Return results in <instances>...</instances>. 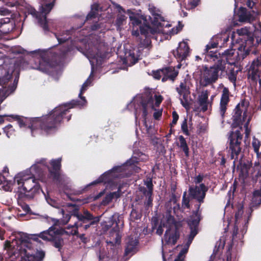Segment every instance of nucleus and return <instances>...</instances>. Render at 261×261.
Wrapping results in <instances>:
<instances>
[{
	"label": "nucleus",
	"instance_id": "nucleus-1",
	"mask_svg": "<svg viewBox=\"0 0 261 261\" xmlns=\"http://www.w3.org/2000/svg\"><path fill=\"white\" fill-rule=\"evenodd\" d=\"M30 234L19 232L15 239L18 245L9 255L10 261H42L45 257V252L40 248H35L34 244L30 242Z\"/></svg>",
	"mask_w": 261,
	"mask_h": 261
},
{
	"label": "nucleus",
	"instance_id": "nucleus-2",
	"mask_svg": "<svg viewBox=\"0 0 261 261\" xmlns=\"http://www.w3.org/2000/svg\"><path fill=\"white\" fill-rule=\"evenodd\" d=\"M90 83V80L88 79L82 85L79 95L82 101L72 100L69 103L56 107L48 114L46 115L47 119L49 117L50 119L48 121H52V123H54L55 127L52 129L51 133L57 130L58 127L61 125L64 119H66L67 121L70 120L72 115L71 114L67 115L69 113L70 109L75 106L83 107L86 105L87 101L85 97L83 96L82 94L87 90V88Z\"/></svg>",
	"mask_w": 261,
	"mask_h": 261
},
{
	"label": "nucleus",
	"instance_id": "nucleus-3",
	"mask_svg": "<svg viewBox=\"0 0 261 261\" xmlns=\"http://www.w3.org/2000/svg\"><path fill=\"white\" fill-rule=\"evenodd\" d=\"M57 51H44L41 53L40 58L35 61L34 69L49 74L53 68L57 66L59 63L66 56L70 51L68 45L59 46Z\"/></svg>",
	"mask_w": 261,
	"mask_h": 261
},
{
	"label": "nucleus",
	"instance_id": "nucleus-4",
	"mask_svg": "<svg viewBox=\"0 0 261 261\" xmlns=\"http://www.w3.org/2000/svg\"><path fill=\"white\" fill-rule=\"evenodd\" d=\"M8 117L7 120L11 121V119L17 121L20 127H26L31 129L33 136L34 131L40 129L46 134H51L52 129L55 127L52 121H48L50 118L47 119L46 115L40 117L27 118L18 115H1L0 117Z\"/></svg>",
	"mask_w": 261,
	"mask_h": 261
},
{
	"label": "nucleus",
	"instance_id": "nucleus-5",
	"mask_svg": "<svg viewBox=\"0 0 261 261\" xmlns=\"http://www.w3.org/2000/svg\"><path fill=\"white\" fill-rule=\"evenodd\" d=\"M60 213L63 215V218L61 220L62 224H66L72 217H76L77 219V221L74 222L73 225L68 226L67 229L71 228H83L84 230H86L91 226L98 224L100 221V217L94 216L88 210H85L81 213L78 208H75L68 214H65L64 210L61 209Z\"/></svg>",
	"mask_w": 261,
	"mask_h": 261
},
{
	"label": "nucleus",
	"instance_id": "nucleus-6",
	"mask_svg": "<svg viewBox=\"0 0 261 261\" xmlns=\"http://www.w3.org/2000/svg\"><path fill=\"white\" fill-rule=\"evenodd\" d=\"M52 221L54 225L50 227L48 230L41 232L39 235L30 234V242L34 244V248H38L36 244L41 243L39 237L45 241H48L52 242L53 245L60 251L64 245V240L62 236L64 234L65 231L62 228H57L56 226L59 225V220L58 219H53Z\"/></svg>",
	"mask_w": 261,
	"mask_h": 261
},
{
	"label": "nucleus",
	"instance_id": "nucleus-7",
	"mask_svg": "<svg viewBox=\"0 0 261 261\" xmlns=\"http://www.w3.org/2000/svg\"><path fill=\"white\" fill-rule=\"evenodd\" d=\"M232 42L235 41L239 59H244L248 55L252 48L256 45L254 43L253 35L247 28L238 29L236 34L231 36Z\"/></svg>",
	"mask_w": 261,
	"mask_h": 261
},
{
	"label": "nucleus",
	"instance_id": "nucleus-8",
	"mask_svg": "<svg viewBox=\"0 0 261 261\" xmlns=\"http://www.w3.org/2000/svg\"><path fill=\"white\" fill-rule=\"evenodd\" d=\"M14 182H16L19 186L18 191L23 193L30 198H33L42 191L40 185L33 175L27 177L23 172L18 173L14 178Z\"/></svg>",
	"mask_w": 261,
	"mask_h": 261
},
{
	"label": "nucleus",
	"instance_id": "nucleus-9",
	"mask_svg": "<svg viewBox=\"0 0 261 261\" xmlns=\"http://www.w3.org/2000/svg\"><path fill=\"white\" fill-rule=\"evenodd\" d=\"M213 66L206 65L202 67V85L204 87L215 83L219 78V72H223L225 70V66L228 62V59H220L216 60Z\"/></svg>",
	"mask_w": 261,
	"mask_h": 261
},
{
	"label": "nucleus",
	"instance_id": "nucleus-10",
	"mask_svg": "<svg viewBox=\"0 0 261 261\" xmlns=\"http://www.w3.org/2000/svg\"><path fill=\"white\" fill-rule=\"evenodd\" d=\"M219 37L214 36L206 45L203 54L205 55V59L207 61L212 60L215 62L216 60H219L220 59H228L231 57L234 53L235 49L229 48L225 50L224 52L220 53L217 51H213L211 50L213 48H217L218 46Z\"/></svg>",
	"mask_w": 261,
	"mask_h": 261
},
{
	"label": "nucleus",
	"instance_id": "nucleus-11",
	"mask_svg": "<svg viewBox=\"0 0 261 261\" xmlns=\"http://www.w3.org/2000/svg\"><path fill=\"white\" fill-rule=\"evenodd\" d=\"M227 148L230 152L231 159H234L233 167H235L236 161L242 152L243 148V134L240 130L230 131L228 133Z\"/></svg>",
	"mask_w": 261,
	"mask_h": 261
},
{
	"label": "nucleus",
	"instance_id": "nucleus-12",
	"mask_svg": "<svg viewBox=\"0 0 261 261\" xmlns=\"http://www.w3.org/2000/svg\"><path fill=\"white\" fill-rule=\"evenodd\" d=\"M249 102L245 99L241 100L234 108L231 117L232 123L231 126L232 128L240 127L242 130L243 123L245 122L247 119V109Z\"/></svg>",
	"mask_w": 261,
	"mask_h": 261
},
{
	"label": "nucleus",
	"instance_id": "nucleus-13",
	"mask_svg": "<svg viewBox=\"0 0 261 261\" xmlns=\"http://www.w3.org/2000/svg\"><path fill=\"white\" fill-rule=\"evenodd\" d=\"M45 160L42 159L39 163L42 164L47 168L48 174L46 178L41 177V180L47 183L48 182H60L61 181V158L51 160L50 162V166L45 164Z\"/></svg>",
	"mask_w": 261,
	"mask_h": 261
},
{
	"label": "nucleus",
	"instance_id": "nucleus-14",
	"mask_svg": "<svg viewBox=\"0 0 261 261\" xmlns=\"http://www.w3.org/2000/svg\"><path fill=\"white\" fill-rule=\"evenodd\" d=\"M40 11L41 17L39 18V24L45 32L49 31L46 15L53 9L56 0H41Z\"/></svg>",
	"mask_w": 261,
	"mask_h": 261
},
{
	"label": "nucleus",
	"instance_id": "nucleus-15",
	"mask_svg": "<svg viewBox=\"0 0 261 261\" xmlns=\"http://www.w3.org/2000/svg\"><path fill=\"white\" fill-rule=\"evenodd\" d=\"M248 78L255 84H257L258 81L261 86V56L252 61L248 72Z\"/></svg>",
	"mask_w": 261,
	"mask_h": 261
},
{
	"label": "nucleus",
	"instance_id": "nucleus-16",
	"mask_svg": "<svg viewBox=\"0 0 261 261\" xmlns=\"http://www.w3.org/2000/svg\"><path fill=\"white\" fill-rule=\"evenodd\" d=\"M208 188L204 184H200L199 186H190L188 190L189 196L193 199H195L199 203L198 205H201L204 202L206 192Z\"/></svg>",
	"mask_w": 261,
	"mask_h": 261
},
{
	"label": "nucleus",
	"instance_id": "nucleus-17",
	"mask_svg": "<svg viewBox=\"0 0 261 261\" xmlns=\"http://www.w3.org/2000/svg\"><path fill=\"white\" fill-rule=\"evenodd\" d=\"M121 166H116L111 170L104 173L100 175L98 179L92 182L89 186L96 185L101 182L109 183L112 179V177L118 176V175L115 173H119L122 171Z\"/></svg>",
	"mask_w": 261,
	"mask_h": 261
},
{
	"label": "nucleus",
	"instance_id": "nucleus-18",
	"mask_svg": "<svg viewBox=\"0 0 261 261\" xmlns=\"http://www.w3.org/2000/svg\"><path fill=\"white\" fill-rule=\"evenodd\" d=\"M190 47L188 44L185 41L179 43L178 46L175 50H173L172 54L178 62H181L189 55Z\"/></svg>",
	"mask_w": 261,
	"mask_h": 261
},
{
	"label": "nucleus",
	"instance_id": "nucleus-19",
	"mask_svg": "<svg viewBox=\"0 0 261 261\" xmlns=\"http://www.w3.org/2000/svg\"><path fill=\"white\" fill-rule=\"evenodd\" d=\"M200 205H197L196 210L193 212L192 215L190 217L188 222V225L190 229V233H198V227L200 221V215L199 213Z\"/></svg>",
	"mask_w": 261,
	"mask_h": 261
},
{
	"label": "nucleus",
	"instance_id": "nucleus-20",
	"mask_svg": "<svg viewBox=\"0 0 261 261\" xmlns=\"http://www.w3.org/2000/svg\"><path fill=\"white\" fill-rule=\"evenodd\" d=\"M14 21L6 17L0 19V39L4 35L9 33L15 28Z\"/></svg>",
	"mask_w": 261,
	"mask_h": 261
},
{
	"label": "nucleus",
	"instance_id": "nucleus-21",
	"mask_svg": "<svg viewBox=\"0 0 261 261\" xmlns=\"http://www.w3.org/2000/svg\"><path fill=\"white\" fill-rule=\"evenodd\" d=\"M230 92L227 87H223L220 102L219 113L222 119L224 118L227 107L230 101Z\"/></svg>",
	"mask_w": 261,
	"mask_h": 261
},
{
	"label": "nucleus",
	"instance_id": "nucleus-22",
	"mask_svg": "<svg viewBox=\"0 0 261 261\" xmlns=\"http://www.w3.org/2000/svg\"><path fill=\"white\" fill-rule=\"evenodd\" d=\"M153 99L151 96H147L146 97H142L139 101L138 105L142 108V117L146 119L148 115L147 108L148 106L151 107L153 109L154 108Z\"/></svg>",
	"mask_w": 261,
	"mask_h": 261
},
{
	"label": "nucleus",
	"instance_id": "nucleus-23",
	"mask_svg": "<svg viewBox=\"0 0 261 261\" xmlns=\"http://www.w3.org/2000/svg\"><path fill=\"white\" fill-rule=\"evenodd\" d=\"M236 4L240 3L243 6H246L248 8L252 9V12L255 15L260 14V11L258 9L259 0H234Z\"/></svg>",
	"mask_w": 261,
	"mask_h": 261
},
{
	"label": "nucleus",
	"instance_id": "nucleus-24",
	"mask_svg": "<svg viewBox=\"0 0 261 261\" xmlns=\"http://www.w3.org/2000/svg\"><path fill=\"white\" fill-rule=\"evenodd\" d=\"M178 74V71L176 70L172 66H168L163 68V77L162 81L165 82L167 80L174 82Z\"/></svg>",
	"mask_w": 261,
	"mask_h": 261
},
{
	"label": "nucleus",
	"instance_id": "nucleus-25",
	"mask_svg": "<svg viewBox=\"0 0 261 261\" xmlns=\"http://www.w3.org/2000/svg\"><path fill=\"white\" fill-rule=\"evenodd\" d=\"M171 230V226H169L164 234V240L167 245H175L177 240L179 239L180 232L173 231L170 233Z\"/></svg>",
	"mask_w": 261,
	"mask_h": 261
},
{
	"label": "nucleus",
	"instance_id": "nucleus-26",
	"mask_svg": "<svg viewBox=\"0 0 261 261\" xmlns=\"http://www.w3.org/2000/svg\"><path fill=\"white\" fill-rule=\"evenodd\" d=\"M120 221L119 219V217H116L115 215L112 216L109 220L106 222V227L107 229H109L111 228L113 225H115L112 229V232H116L118 233L119 231V227L118 226V223Z\"/></svg>",
	"mask_w": 261,
	"mask_h": 261
},
{
	"label": "nucleus",
	"instance_id": "nucleus-27",
	"mask_svg": "<svg viewBox=\"0 0 261 261\" xmlns=\"http://www.w3.org/2000/svg\"><path fill=\"white\" fill-rule=\"evenodd\" d=\"M252 168L253 171L251 173L252 180L253 182H256L258 181L261 183V164L259 162H255Z\"/></svg>",
	"mask_w": 261,
	"mask_h": 261
},
{
	"label": "nucleus",
	"instance_id": "nucleus-28",
	"mask_svg": "<svg viewBox=\"0 0 261 261\" xmlns=\"http://www.w3.org/2000/svg\"><path fill=\"white\" fill-rule=\"evenodd\" d=\"M208 93L207 91L202 92L198 97V102L201 107V111L203 112H206L208 109Z\"/></svg>",
	"mask_w": 261,
	"mask_h": 261
},
{
	"label": "nucleus",
	"instance_id": "nucleus-29",
	"mask_svg": "<svg viewBox=\"0 0 261 261\" xmlns=\"http://www.w3.org/2000/svg\"><path fill=\"white\" fill-rule=\"evenodd\" d=\"M71 32L72 31L66 30L59 34L55 33V35L58 41L59 44H61L62 43H65V42L70 39L71 38Z\"/></svg>",
	"mask_w": 261,
	"mask_h": 261
},
{
	"label": "nucleus",
	"instance_id": "nucleus-30",
	"mask_svg": "<svg viewBox=\"0 0 261 261\" xmlns=\"http://www.w3.org/2000/svg\"><path fill=\"white\" fill-rule=\"evenodd\" d=\"M138 241L136 239H134L133 238H129L128 242L126 244V246L125 249L124 255L127 256L129 253L133 252L136 246L138 244Z\"/></svg>",
	"mask_w": 261,
	"mask_h": 261
},
{
	"label": "nucleus",
	"instance_id": "nucleus-31",
	"mask_svg": "<svg viewBox=\"0 0 261 261\" xmlns=\"http://www.w3.org/2000/svg\"><path fill=\"white\" fill-rule=\"evenodd\" d=\"M240 168V176L246 178L249 176V170L252 167V164L247 162V163L239 162Z\"/></svg>",
	"mask_w": 261,
	"mask_h": 261
},
{
	"label": "nucleus",
	"instance_id": "nucleus-32",
	"mask_svg": "<svg viewBox=\"0 0 261 261\" xmlns=\"http://www.w3.org/2000/svg\"><path fill=\"white\" fill-rule=\"evenodd\" d=\"M132 211L130 214V220L134 222L136 220L141 219L142 214V210L136 206H134L133 204L132 205Z\"/></svg>",
	"mask_w": 261,
	"mask_h": 261
},
{
	"label": "nucleus",
	"instance_id": "nucleus-33",
	"mask_svg": "<svg viewBox=\"0 0 261 261\" xmlns=\"http://www.w3.org/2000/svg\"><path fill=\"white\" fill-rule=\"evenodd\" d=\"M139 29V35L141 34L143 36H150L151 34H153L154 30L149 24L143 23Z\"/></svg>",
	"mask_w": 261,
	"mask_h": 261
},
{
	"label": "nucleus",
	"instance_id": "nucleus-34",
	"mask_svg": "<svg viewBox=\"0 0 261 261\" xmlns=\"http://www.w3.org/2000/svg\"><path fill=\"white\" fill-rule=\"evenodd\" d=\"M179 143L177 145L183 151L185 156L188 157L189 156V148L185 138L182 135L178 137Z\"/></svg>",
	"mask_w": 261,
	"mask_h": 261
},
{
	"label": "nucleus",
	"instance_id": "nucleus-35",
	"mask_svg": "<svg viewBox=\"0 0 261 261\" xmlns=\"http://www.w3.org/2000/svg\"><path fill=\"white\" fill-rule=\"evenodd\" d=\"M4 71L5 75L0 77V85L2 86L3 87L5 85H7L9 81L12 79L14 68L13 67L11 69H9V70H7L6 69H4Z\"/></svg>",
	"mask_w": 261,
	"mask_h": 261
},
{
	"label": "nucleus",
	"instance_id": "nucleus-36",
	"mask_svg": "<svg viewBox=\"0 0 261 261\" xmlns=\"http://www.w3.org/2000/svg\"><path fill=\"white\" fill-rule=\"evenodd\" d=\"M238 20L240 22H246L250 20V17L247 13L246 8L241 6L238 13Z\"/></svg>",
	"mask_w": 261,
	"mask_h": 261
},
{
	"label": "nucleus",
	"instance_id": "nucleus-37",
	"mask_svg": "<svg viewBox=\"0 0 261 261\" xmlns=\"http://www.w3.org/2000/svg\"><path fill=\"white\" fill-rule=\"evenodd\" d=\"M133 24L134 25L133 29L132 31V35L133 36L138 37L139 36V28L140 26L142 25V20L137 18H134L133 20Z\"/></svg>",
	"mask_w": 261,
	"mask_h": 261
},
{
	"label": "nucleus",
	"instance_id": "nucleus-38",
	"mask_svg": "<svg viewBox=\"0 0 261 261\" xmlns=\"http://www.w3.org/2000/svg\"><path fill=\"white\" fill-rule=\"evenodd\" d=\"M176 91L180 97L185 94H190V88L187 86L186 82H181L178 87L176 88Z\"/></svg>",
	"mask_w": 261,
	"mask_h": 261
},
{
	"label": "nucleus",
	"instance_id": "nucleus-39",
	"mask_svg": "<svg viewBox=\"0 0 261 261\" xmlns=\"http://www.w3.org/2000/svg\"><path fill=\"white\" fill-rule=\"evenodd\" d=\"M17 82H18V79L17 80L16 77H15V79L14 81L13 85L11 86H9L7 89H6L5 90V92L3 95V97L0 99V104L2 103L3 100L5 98H6L10 94L13 93L14 91V90H15L16 87V86H15L14 84H16V85H17Z\"/></svg>",
	"mask_w": 261,
	"mask_h": 261
},
{
	"label": "nucleus",
	"instance_id": "nucleus-40",
	"mask_svg": "<svg viewBox=\"0 0 261 261\" xmlns=\"http://www.w3.org/2000/svg\"><path fill=\"white\" fill-rule=\"evenodd\" d=\"M133 153L138 162H146L148 160V156L144 153L140 151L139 149L135 150Z\"/></svg>",
	"mask_w": 261,
	"mask_h": 261
},
{
	"label": "nucleus",
	"instance_id": "nucleus-41",
	"mask_svg": "<svg viewBox=\"0 0 261 261\" xmlns=\"http://www.w3.org/2000/svg\"><path fill=\"white\" fill-rule=\"evenodd\" d=\"M237 75L238 71L235 70L233 68L230 69L227 73V77L229 81L232 83L234 86L236 85V83Z\"/></svg>",
	"mask_w": 261,
	"mask_h": 261
},
{
	"label": "nucleus",
	"instance_id": "nucleus-42",
	"mask_svg": "<svg viewBox=\"0 0 261 261\" xmlns=\"http://www.w3.org/2000/svg\"><path fill=\"white\" fill-rule=\"evenodd\" d=\"M69 233L73 236H77L84 244H86L88 242V239L85 237V234L84 233L79 234L77 228H75V229H72Z\"/></svg>",
	"mask_w": 261,
	"mask_h": 261
},
{
	"label": "nucleus",
	"instance_id": "nucleus-43",
	"mask_svg": "<svg viewBox=\"0 0 261 261\" xmlns=\"http://www.w3.org/2000/svg\"><path fill=\"white\" fill-rule=\"evenodd\" d=\"M190 94H185L181 95L182 98L180 97V103L181 105L186 109L189 110L190 103L188 101V97Z\"/></svg>",
	"mask_w": 261,
	"mask_h": 261
},
{
	"label": "nucleus",
	"instance_id": "nucleus-44",
	"mask_svg": "<svg viewBox=\"0 0 261 261\" xmlns=\"http://www.w3.org/2000/svg\"><path fill=\"white\" fill-rule=\"evenodd\" d=\"M252 145L253 148V150L255 153H256L257 156H259L261 154V152H259V148L260 146V141L255 138H254L252 142Z\"/></svg>",
	"mask_w": 261,
	"mask_h": 261
},
{
	"label": "nucleus",
	"instance_id": "nucleus-45",
	"mask_svg": "<svg viewBox=\"0 0 261 261\" xmlns=\"http://www.w3.org/2000/svg\"><path fill=\"white\" fill-rule=\"evenodd\" d=\"M3 131L6 135L7 137L9 138L15 135V129L13 128V126L10 124H9L3 128Z\"/></svg>",
	"mask_w": 261,
	"mask_h": 261
},
{
	"label": "nucleus",
	"instance_id": "nucleus-46",
	"mask_svg": "<svg viewBox=\"0 0 261 261\" xmlns=\"http://www.w3.org/2000/svg\"><path fill=\"white\" fill-rule=\"evenodd\" d=\"M126 19L127 17L125 15L118 14L116 20V25L118 27H120L121 25H123L124 22L126 21Z\"/></svg>",
	"mask_w": 261,
	"mask_h": 261
},
{
	"label": "nucleus",
	"instance_id": "nucleus-47",
	"mask_svg": "<svg viewBox=\"0 0 261 261\" xmlns=\"http://www.w3.org/2000/svg\"><path fill=\"white\" fill-rule=\"evenodd\" d=\"M145 201H144V205L146 208L151 207L153 205V192L149 193V195L145 197Z\"/></svg>",
	"mask_w": 261,
	"mask_h": 261
},
{
	"label": "nucleus",
	"instance_id": "nucleus-48",
	"mask_svg": "<svg viewBox=\"0 0 261 261\" xmlns=\"http://www.w3.org/2000/svg\"><path fill=\"white\" fill-rule=\"evenodd\" d=\"M144 38H140V44L141 47H147L151 44V40L149 36H143Z\"/></svg>",
	"mask_w": 261,
	"mask_h": 261
},
{
	"label": "nucleus",
	"instance_id": "nucleus-49",
	"mask_svg": "<svg viewBox=\"0 0 261 261\" xmlns=\"http://www.w3.org/2000/svg\"><path fill=\"white\" fill-rule=\"evenodd\" d=\"M27 12L29 14L32 15L34 17L38 19L39 22V18L41 17V14L37 12L34 8L29 7L27 8Z\"/></svg>",
	"mask_w": 261,
	"mask_h": 261
},
{
	"label": "nucleus",
	"instance_id": "nucleus-50",
	"mask_svg": "<svg viewBox=\"0 0 261 261\" xmlns=\"http://www.w3.org/2000/svg\"><path fill=\"white\" fill-rule=\"evenodd\" d=\"M199 0H188V4L186 5L187 10L194 9L199 4Z\"/></svg>",
	"mask_w": 261,
	"mask_h": 261
},
{
	"label": "nucleus",
	"instance_id": "nucleus-51",
	"mask_svg": "<svg viewBox=\"0 0 261 261\" xmlns=\"http://www.w3.org/2000/svg\"><path fill=\"white\" fill-rule=\"evenodd\" d=\"M182 205L187 208H190V199L187 197V192H184L182 198Z\"/></svg>",
	"mask_w": 261,
	"mask_h": 261
},
{
	"label": "nucleus",
	"instance_id": "nucleus-52",
	"mask_svg": "<svg viewBox=\"0 0 261 261\" xmlns=\"http://www.w3.org/2000/svg\"><path fill=\"white\" fill-rule=\"evenodd\" d=\"M16 183L13 180L7 181V184L3 186V188L5 191L12 192L13 186Z\"/></svg>",
	"mask_w": 261,
	"mask_h": 261
},
{
	"label": "nucleus",
	"instance_id": "nucleus-53",
	"mask_svg": "<svg viewBox=\"0 0 261 261\" xmlns=\"http://www.w3.org/2000/svg\"><path fill=\"white\" fill-rule=\"evenodd\" d=\"M181 129L182 133L186 136H190V133L188 130L187 119L185 118L181 125Z\"/></svg>",
	"mask_w": 261,
	"mask_h": 261
},
{
	"label": "nucleus",
	"instance_id": "nucleus-54",
	"mask_svg": "<svg viewBox=\"0 0 261 261\" xmlns=\"http://www.w3.org/2000/svg\"><path fill=\"white\" fill-rule=\"evenodd\" d=\"M144 185L146 186L147 189H149V193L153 192V185L152 184V179L151 177H147L146 180L144 181Z\"/></svg>",
	"mask_w": 261,
	"mask_h": 261
},
{
	"label": "nucleus",
	"instance_id": "nucleus-55",
	"mask_svg": "<svg viewBox=\"0 0 261 261\" xmlns=\"http://www.w3.org/2000/svg\"><path fill=\"white\" fill-rule=\"evenodd\" d=\"M138 160L135 158V155L133 154L132 157L128 160L125 163V165L127 166H136V164L138 163Z\"/></svg>",
	"mask_w": 261,
	"mask_h": 261
},
{
	"label": "nucleus",
	"instance_id": "nucleus-56",
	"mask_svg": "<svg viewBox=\"0 0 261 261\" xmlns=\"http://www.w3.org/2000/svg\"><path fill=\"white\" fill-rule=\"evenodd\" d=\"M113 200V197H112V194L110 193L106 194L105 197L103 198L102 201H101V204L103 205H106L110 203Z\"/></svg>",
	"mask_w": 261,
	"mask_h": 261
},
{
	"label": "nucleus",
	"instance_id": "nucleus-57",
	"mask_svg": "<svg viewBox=\"0 0 261 261\" xmlns=\"http://www.w3.org/2000/svg\"><path fill=\"white\" fill-rule=\"evenodd\" d=\"M109 259V256L104 251L99 250L98 253V261H108Z\"/></svg>",
	"mask_w": 261,
	"mask_h": 261
},
{
	"label": "nucleus",
	"instance_id": "nucleus-58",
	"mask_svg": "<svg viewBox=\"0 0 261 261\" xmlns=\"http://www.w3.org/2000/svg\"><path fill=\"white\" fill-rule=\"evenodd\" d=\"M162 76H163V68L156 71H153V76L154 79L160 80Z\"/></svg>",
	"mask_w": 261,
	"mask_h": 261
},
{
	"label": "nucleus",
	"instance_id": "nucleus-59",
	"mask_svg": "<svg viewBox=\"0 0 261 261\" xmlns=\"http://www.w3.org/2000/svg\"><path fill=\"white\" fill-rule=\"evenodd\" d=\"M196 236L195 233H190L189 235L188 236V241L184 246V247L187 248L188 249H189V248L192 243L193 240L194 239V237Z\"/></svg>",
	"mask_w": 261,
	"mask_h": 261
},
{
	"label": "nucleus",
	"instance_id": "nucleus-60",
	"mask_svg": "<svg viewBox=\"0 0 261 261\" xmlns=\"http://www.w3.org/2000/svg\"><path fill=\"white\" fill-rule=\"evenodd\" d=\"M250 120H251V118L249 117L247 119V121L245 123V124H244V127L245 128V138H248L250 134L251 130H250V129H249L248 128V125H249V122L250 121Z\"/></svg>",
	"mask_w": 261,
	"mask_h": 261
},
{
	"label": "nucleus",
	"instance_id": "nucleus-61",
	"mask_svg": "<svg viewBox=\"0 0 261 261\" xmlns=\"http://www.w3.org/2000/svg\"><path fill=\"white\" fill-rule=\"evenodd\" d=\"M172 115L173 119H172V122L170 123V125L171 126H173L177 123V120L179 118V116H178L177 113L175 111H174L172 112Z\"/></svg>",
	"mask_w": 261,
	"mask_h": 261
},
{
	"label": "nucleus",
	"instance_id": "nucleus-62",
	"mask_svg": "<svg viewBox=\"0 0 261 261\" xmlns=\"http://www.w3.org/2000/svg\"><path fill=\"white\" fill-rule=\"evenodd\" d=\"M176 190V185H172L171 188V200L175 203L176 202V196L175 195V191Z\"/></svg>",
	"mask_w": 261,
	"mask_h": 261
},
{
	"label": "nucleus",
	"instance_id": "nucleus-63",
	"mask_svg": "<svg viewBox=\"0 0 261 261\" xmlns=\"http://www.w3.org/2000/svg\"><path fill=\"white\" fill-rule=\"evenodd\" d=\"M97 15L98 13H95L94 11H90L87 15L85 20L88 21L89 20H91L93 18H95L97 17Z\"/></svg>",
	"mask_w": 261,
	"mask_h": 261
},
{
	"label": "nucleus",
	"instance_id": "nucleus-64",
	"mask_svg": "<svg viewBox=\"0 0 261 261\" xmlns=\"http://www.w3.org/2000/svg\"><path fill=\"white\" fill-rule=\"evenodd\" d=\"M173 225L174 226V232H176L177 231L178 232H179V229L180 228H181L182 226V222H180V221H176L173 224Z\"/></svg>",
	"mask_w": 261,
	"mask_h": 261
}]
</instances>
